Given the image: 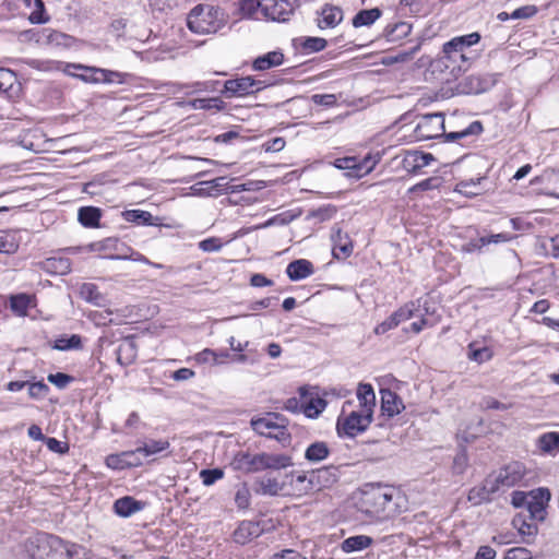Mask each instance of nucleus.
<instances>
[{
    "label": "nucleus",
    "instance_id": "nucleus-1",
    "mask_svg": "<svg viewBox=\"0 0 559 559\" xmlns=\"http://www.w3.org/2000/svg\"><path fill=\"white\" fill-rule=\"evenodd\" d=\"M479 40L480 35L474 32L454 37L444 43L442 48L443 56L435 61L436 68L450 69L452 74H455L456 71H466L477 58V53L471 47Z\"/></svg>",
    "mask_w": 559,
    "mask_h": 559
},
{
    "label": "nucleus",
    "instance_id": "nucleus-2",
    "mask_svg": "<svg viewBox=\"0 0 559 559\" xmlns=\"http://www.w3.org/2000/svg\"><path fill=\"white\" fill-rule=\"evenodd\" d=\"M483 132L480 121H473L461 131L444 133V117L442 114H428L419 118L414 130L415 138L418 141H426L444 135L448 141H455L468 135H478Z\"/></svg>",
    "mask_w": 559,
    "mask_h": 559
},
{
    "label": "nucleus",
    "instance_id": "nucleus-3",
    "mask_svg": "<svg viewBox=\"0 0 559 559\" xmlns=\"http://www.w3.org/2000/svg\"><path fill=\"white\" fill-rule=\"evenodd\" d=\"M25 547L32 559H72L78 554L75 544L46 533L29 537Z\"/></svg>",
    "mask_w": 559,
    "mask_h": 559
},
{
    "label": "nucleus",
    "instance_id": "nucleus-4",
    "mask_svg": "<svg viewBox=\"0 0 559 559\" xmlns=\"http://www.w3.org/2000/svg\"><path fill=\"white\" fill-rule=\"evenodd\" d=\"M226 22L224 11L210 4L194 7L187 20L189 29L195 34H213L218 32Z\"/></svg>",
    "mask_w": 559,
    "mask_h": 559
},
{
    "label": "nucleus",
    "instance_id": "nucleus-5",
    "mask_svg": "<svg viewBox=\"0 0 559 559\" xmlns=\"http://www.w3.org/2000/svg\"><path fill=\"white\" fill-rule=\"evenodd\" d=\"M393 489L380 484L365 485L359 510L370 519H382L393 499Z\"/></svg>",
    "mask_w": 559,
    "mask_h": 559
},
{
    "label": "nucleus",
    "instance_id": "nucleus-6",
    "mask_svg": "<svg viewBox=\"0 0 559 559\" xmlns=\"http://www.w3.org/2000/svg\"><path fill=\"white\" fill-rule=\"evenodd\" d=\"M251 427L257 433L275 439L283 444L290 442L287 420L277 414H269L266 417L252 419Z\"/></svg>",
    "mask_w": 559,
    "mask_h": 559
},
{
    "label": "nucleus",
    "instance_id": "nucleus-7",
    "mask_svg": "<svg viewBox=\"0 0 559 559\" xmlns=\"http://www.w3.org/2000/svg\"><path fill=\"white\" fill-rule=\"evenodd\" d=\"M274 84L275 82L271 80H254L252 76H242L227 80L224 83V90L222 93L227 98L245 97L255 94Z\"/></svg>",
    "mask_w": 559,
    "mask_h": 559
},
{
    "label": "nucleus",
    "instance_id": "nucleus-8",
    "mask_svg": "<svg viewBox=\"0 0 559 559\" xmlns=\"http://www.w3.org/2000/svg\"><path fill=\"white\" fill-rule=\"evenodd\" d=\"M525 468L520 462H512L501 468L493 481L487 480L486 488L496 492L501 488H510L519 484L524 477Z\"/></svg>",
    "mask_w": 559,
    "mask_h": 559
},
{
    "label": "nucleus",
    "instance_id": "nucleus-9",
    "mask_svg": "<svg viewBox=\"0 0 559 559\" xmlns=\"http://www.w3.org/2000/svg\"><path fill=\"white\" fill-rule=\"evenodd\" d=\"M372 420V412L370 409H360L352 412L348 416L337 420V431L348 437H355L365 431Z\"/></svg>",
    "mask_w": 559,
    "mask_h": 559
},
{
    "label": "nucleus",
    "instance_id": "nucleus-10",
    "mask_svg": "<svg viewBox=\"0 0 559 559\" xmlns=\"http://www.w3.org/2000/svg\"><path fill=\"white\" fill-rule=\"evenodd\" d=\"M258 5L265 17L285 22L294 12L295 5L288 0H259Z\"/></svg>",
    "mask_w": 559,
    "mask_h": 559
},
{
    "label": "nucleus",
    "instance_id": "nucleus-11",
    "mask_svg": "<svg viewBox=\"0 0 559 559\" xmlns=\"http://www.w3.org/2000/svg\"><path fill=\"white\" fill-rule=\"evenodd\" d=\"M550 500V492L547 488H538L530 492L525 511L531 521H544L546 515V506Z\"/></svg>",
    "mask_w": 559,
    "mask_h": 559
},
{
    "label": "nucleus",
    "instance_id": "nucleus-12",
    "mask_svg": "<svg viewBox=\"0 0 559 559\" xmlns=\"http://www.w3.org/2000/svg\"><path fill=\"white\" fill-rule=\"evenodd\" d=\"M496 83V74H472L465 78L463 82V91L467 94H480L489 91Z\"/></svg>",
    "mask_w": 559,
    "mask_h": 559
},
{
    "label": "nucleus",
    "instance_id": "nucleus-13",
    "mask_svg": "<svg viewBox=\"0 0 559 559\" xmlns=\"http://www.w3.org/2000/svg\"><path fill=\"white\" fill-rule=\"evenodd\" d=\"M258 463L259 472L266 469L280 471L292 466L293 459L287 454L260 452L258 453Z\"/></svg>",
    "mask_w": 559,
    "mask_h": 559
},
{
    "label": "nucleus",
    "instance_id": "nucleus-14",
    "mask_svg": "<svg viewBox=\"0 0 559 559\" xmlns=\"http://www.w3.org/2000/svg\"><path fill=\"white\" fill-rule=\"evenodd\" d=\"M258 464V453H250L248 451L237 452L230 462V466L234 471L243 474L260 473Z\"/></svg>",
    "mask_w": 559,
    "mask_h": 559
},
{
    "label": "nucleus",
    "instance_id": "nucleus-15",
    "mask_svg": "<svg viewBox=\"0 0 559 559\" xmlns=\"http://www.w3.org/2000/svg\"><path fill=\"white\" fill-rule=\"evenodd\" d=\"M333 242V255L336 259H346L353 252V243L347 233L341 228L334 227L331 236Z\"/></svg>",
    "mask_w": 559,
    "mask_h": 559
},
{
    "label": "nucleus",
    "instance_id": "nucleus-16",
    "mask_svg": "<svg viewBox=\"0 0 559 559\" xmlns=\"http://www.w3.org/2000/svg\"><path fill=\"white\" fill-rule=\"evenodd\" d=\"M432 160H435V157L431 153L409 151L404 155L402 166L407 173L416 174L421 168L428 166Z\"/></svg>",
    "mask_w": 559,
    "mask_h": 559
},
{
    "label": "nucleus",
    "instance_id": "nucleus-17",
    "mask_svg": "<svg viewBox=\"0 0 559 559\" xmlns=\"http://www.w3.org/2000/svg\"><path fill=\"white\" fill-rule=\"evenodd\" d=\"M381 411L389 417L399 415L404 408L402 399L390 389H381Z\"/></svg>",
    "mask_w": 559,
    "mask_h": 559
},
{
    "label": "nucleus",
    "instance_id": "nucleus-18",
    "mask_svg": "<svg viewBox=\"0 0 559 559\" xmlns=\"http://www.w3.org/2000/svg\"><path fill=\"white\" fill-rule=\"evenodd\" d=\"M262 528L258 522L242 521L233 534L234 542L240 545H246L253 538L261 535Z\"/></svg>",
    "mask_w": 559,
    "mask_h": 559
},
{
    "label": "nucleus",
    "instance_id": "nucleus-19",
    "mask_svg": "<svg viewBox=\"0 0 559 559\" xmlns=\"http://www.w3.org/2000/svg\"><path fill=\"white\" fill-rule=\"evenodd\" d=\"M312 483H314L316 489L321 490L322 488L330 487L338 479V471L335 466H324L314 471H311Z\"/></svg>",
    "mask_w": 559,
    "mask_h": 559
},
{
    "label": "nucleus",
    "instance_id": "nucleus-20",
    "mask_svg": "<svg viewBox=\"0 0 559 559\" xmlns=\"http://www.w3.org/2000/svg\"><path fill=\"white\" fill-rule=\"evenodd\" d=\"M300 396L301 408L305 415L309 418L318 417L326 406V402L323 399L308 395L304 388L300 389Z\"/></svg>",
    "mask_w": 559,
    "mask_h": 559
},
{
    "label": "nucleus",
    "instance_id": "nucleus-21",
    "mask_svg": "<svg viewBox=\"0 0 559 559\" xmlns=\"http://www.w3.org/2000/svg\"><path fill=\"white\" fill-rule=\"evenodd\" d=\"M143 508L144 502L135 500L131 496L119 498L114 502V511L121 518H129L141 511Z\"/></svg>",
    "mask_w": 559,
    "mask_h": 559
},
{
    "label": "nucleus",
    "instance_id": "nucleus-22",
    "mask_svg": "<svg viewBox=\"0 0 559 559\" xmlns=\"http://www.w3.org/2000/svg\"><path fill=\"white\" fill-rule=\"evenodd\" d=\"M343 21V11L340 7L325 4L321 10V19L318 21V26L323 28H332L337 26Z\"/></svg>",
    "mask_w": 559,
    "mask_h": 559
},
{
    "label": "nucleus",
    "instance_id": "nucleus-23",
    "mask_svg": "<svg viewBox=\"0 0 559 559\" xmlns=\"http://www.w3.org/2000/svg\"><path fill=\"white\" fill-rule=\"evenodd\" d=\"M283 62L284 53L281 50H273L255 58L252 62V69L254 71H265L278 67Z\"/></svg>",
    "mask_w": 559,
    "mask_h": 559
},
{
    "label": "nucleus",
    "instance_id": "nucleus-24",
    "mask_svg": "<svg viewBox=\"0 0 559 559\" xmlns=\"http://www.w3.org/2000/svg\"><path fill=\"white\" fill-rule=\"evenodd\" d=\"M313 265L310 261L299 259L290 262L286 267V274L292 281H300L313 273Z\"/></svg>",
    "mask_w": 559,
    "mask_h": 559
},
{
    "label": "nucleus",
    "instance_id": "nucleus-25",
    "mask_svg": "<svg viewBox=\"0 0 559 559\" xmlns=\"http://www.w3.org/2000/svg\"><path fill=\"white\" fill-rule=\"evenodd\" d=\"M286 477H290V486L298 495H307L311 491H317L314 483H312L311 472L308 474H298L292 472L286 474Z\"/></svg>",
    "mask_w": 559,
    "mask_h": 559
},
{
    "label": "nucleus",
    "instance_id": "nucleus-26",
    "mask_svg": "<svg viewBox=\"0 0 559 559\" xmlns=\"http://www.w3.org/2000/svg\"><path fill=\"white\" fill-rule=\"evenodd\" d=\"M19 91L20 85L15 73L9 69L0 68V93L11 98L16 95Z\"/></svg>",
    "mask_w": 559,
    "mask_h": 559
},
{
    "label": "nucleus",
    "instance_id": "nucleus-27",
    "mask_svg": "<svg viewBox=\"0 0 559 559\" xmlns=\"http://www.w3.org/2000/svg\"><path fill=\"white\" fill-rule=\"evenodd\" d=\"M31 307H35V299L27 294H17L10 297V308L19 317L27 316Z\"/></svg>",
    "mask_w": 559,
    "mask_h": 559
},
{
    "label": "nucleus",
    "instance_id": "nucleus-28",
    "mask_svg": "<svg viewBox=\"0 0 559 559\" xmlns=\"http://www.w3.org/2000/svg\"><path fill=\"white\" fill-rule=\"evenodd\" d=\"M80 296L85 301L97 306L104 307L106 305V297L98 290V287L93 283H84L80 287Z\"/></svg>",
    "mask_w": 559,
    "mask_h": 559
},
{
    "label": "nucleus",
    "instance_id": "nucleus-29",
    "mask_svg": "<svg viewBox=\"0 0 559 559\" xmlns=\"http://www.w3.org/2000/svg\"><path fill=\"white\" fill-rule=\"evenodd\" d=\"M373 544V539L367 535H355L344 539L341 544V549L345 554H350L354 551H360Z\"/></svg>",
    "mask_w": 559,
    "mask_h": 559
},
{
    "label": "nucleus",
    "instance_id": "nucleus-30",
    "mask_svg": "<svg viewBox=\"0 0 559 559\" xmlns=\"http://www.w3.org/2000/svg\"><path fill=\"white\" fill-rule=\"evenodd\" d=\"M69 68L83 71V73H72V75L83 80L84 82L98 83L106 81V71L103 69H96L81 64H70Z\"/></svg>",
    "mask_w": 559,
    "mask_h": 559
},
{
    "label": "nucleus",
    "instance_id": "nucleus-31",
    "mask_svg": "<svg viewBox=\"0 0 559 559\" xmlns=\"http://www.w3.org/2000/svg\"><path fill=\"white\" fill-rule=\"evenodd\" d=\"M335 166L340 169L350 170V176L353 177H361L368 174L373 167V165L368 166L359 164L355 157L338 158L335 162Z\"/></svg>",
    "mask_w": 559,
    "mask_h": 559
},
{
    "label": "nucleus",
    "instance_id": "nucleus-32",
    "mask_svg": "<svg viewBox=\"0 0 559 559\" xmlns=\"http://www.w3.org/2000/svg\"><path fill=\"white\" fill-rule=\"evenodd\" d=\"M257 485L259 488L257 492L264 496H277L280 495L285 487L284 483H281L276 477L266 476L258 480Z\"/></svg>",
    "mask_w": 559,
    "mask_h": 559
},
{
    "label": "nucleus",
    "instance_id": "nucleus-33",
    "mask_svg": "<svg viewBox=\"0 0 559 559\" xmlns=\"http://www.w3.org/2000/svg\"><path fill=\"white\" fill-rule=\"evenodd\" d=\"M102 217V211L94 206H83L79 210L78 219L84 226L88 228L98 227L99 219Z\"/></svg>",
    "mask_w": 559,
    "mask_h": 559
},
{
    "label": "nucleus",
    "instance_id": "nucleus-34",
    "mask_svg": "<svg viewBox=\"0 0 559 559\" xmlns=\"http://www.w3.org/2000/svg\"><path fill=\"white\" fill-rule=\"evenodd\" d=\"M357 397L361 409H370L373 413L376 394L371 384L360 383L357 389Z\"/></svg>",
    "mask_w": 559,
    "mask_h": 559
},
{
    "label": "nucleus",
    "instance_id": "nucleus-35",
    "mask_svg": "<svg viewBox=\"0 0 559 559\" xmlns=\"http://www.w3.org/2000/svg\"><path fill=\"white\" fill-rule=\"evenodd\" d=\"M330 454L328 444L323 441L311 443L305 452V459L309 462L317 463L326 459Z\"/></svg>",
    "mask_w": 559,
    "mask_h": 559
},
{
    "label": "nucleus",
    "instance_id": "nucleus-36",
    "mask_svg": "<svg viewBox=\"0 0 559 559\" xmlns=\"http://www.w3.org/2000/svg\"><path fill=\"white\" fill-rule=\"evenodd\" d=\"M381 10L378 8L361 10L353 19L354 27L369 26L373 24L380 16Z\"/></svg>",
    "mask_w": 559,
    "mask_h": 559
},
{
    "label": "nucleus",
    "instance_id": "nucleus-37",
    "mask_svg": "<svg viewBox=\"0 0 559 559\" xmlns=\"http://www.w3.org/2000/svg\"><path fill=\"white\" fill-rule=\"evenodd\" d=\"M124 218L128 222L142 224V225H157L155 221L158 217H154L150 212L142 210H130L124 212Z\"/></svg>",
    "mask_w": 559,
    "mask_h": 559
},
{
    "label": "nucleus",
    "instance_id": "nucleus-38",
    "mask_svg": "<svg viewBox=\"0 0 559 559\" xmlns=\"http://www.w3.org/2000/svg\"><path fill=\"white\" fill-rule=\"evenodd\" d=\"M537 445L545 453L559 451V432L543 433L537 440Z\"/></svg>",
    "mask_w": 559,
    "mask_h": 559
},
{
    "label": "nucleus",
    "instance_id": "nucleus-39",
    "mask_svg": "<svg viewBox=\"0 0 559 559\" xmlns=\"http://www.w3.org/2000/svg\"><path fill=\"white\" fill-rule=\"evenodd\" d=\"M45 269L55 274H67L71 271V262L68 258H49L45 261Z\"/></svg>",
    "mask_w": 559,
    "mask_h": 559
},
{
    "label": "nucleus",
    "instance_id": "nucleus-40",
    "mask_svg": "<svg viewBox=\"0 0 559 559\" xmlns=\"http://www.w3.org/2000/svg\"><path fill=\"white\" fill-rule=\"evenodd\" d=\"M170 447V443L166 439L160 440H148L140 447L142 456H150L157 453H160L167 450Z\"/></svg>",
    "mask_w": 559,
    "mask_h": 559
},
{
    "label": "nucleus",
    "instance_id": "nucleus-41",
    "mask_svg": "<svg viewBox=\"0 0 559 559\" xmlns=\"http://www.w3.org/2000/svg\"><path fill=\"white\" fill-rule=\"evenodd\" d=\"M419 304L418 301H409L402 306L400 309L392 313V317L396 321L397 325L404 321L409 320L414 317L415 312L418 311Z\"/></svg>",
    "mask_w": 559,
    "mask_h": 559
},
{
    "label": "nucleus",
    "instance_id": "nucleus-42",
    "mask_svg": "<svg viewBox=\"0 0 559 559\" xmlns=\"http://www.w3.org/2000/svg\"><path fill=\"white\" fill-rule=\"evenodd\" d=\"M513 524L515 527H518L519 533L523 536L534 537L537 533V525L533 522H527L525 514H518L513 519Z\"/></svg>",
    "mask_w": 559,
    "mask_h": 559
},
{
    "label": "nucleus",
    "instance_id": "nucleus-43",
    "mask_svg": "<svg viewBox=\"0 0 559 559\" xmlns=\"http://www.w3.org/2000/svg\"><path fill=\"white\" fill-rule=\"evenodd\" d=\"M82 347L80 335L73 334L70 337H61L55 341L53 348L58 350L79 349Z\"/></svg>",
    "mask_w": 559,
    "mask_h": 559
},
{
    "label": "nucleus",
    "instance_id": "nucleus-44",
    "mask_svg": "<svg viewBox=\"0 0 559 559\" xmlns=\"http://www.w3.org/2000/svg\"><path fill=\"white\" fill-rule=\"evenodd\" d=\"M192 106L195 109L222 110L225 107V103L219 97L198 98L192 102Z\"/></svg>",
    "mask_w": 559,
    "mask_h": 559
},
{
    "label": "nucleus",
    "instance_id": "nucleus-45",
    "mask_svg": "<svg viewBox=\"0 0 559 559\" xmlns=\"http://www.w3.org/2000/svg\"><path fill=\"white\" fill-rule=\"evenodd\" d=\"M300 40L302 49L307 52H319L328 45V41L322 37H304Z\"/></svg>",
    "mask_w": 559,
    "mask_h": 559
},
{
    "label": "nucleus",
    "instance_id": "nucleus-46",
    "mask_svg": "<svg viewBox=\"0 0 559 559\" xmlns=\"http://www.w3.org/2000/svg\"><path fill=\"white\" fill-rule=\"evenodd\" d=\"M295 217L296 215H293L289 212H284L271 217L263 224L257 226V228H267L275 225L284 226L289 224Z\"/></svg>",
    "mask_w": 559,
    "mask_h": 559
},
{
    "label": "nucleus",
    "instance_id": "nucleus-47",
    "mask_svg": "<svg viewBox=\"0 0 559 559\" xmlns=\"http://www.w3.org/2000/svg\"><path fill=\"white\" fill-rule=\"evenodd\" d=\"M19 249L15 237L9 234L0 235V253L13 254Z\"/></svg>",
    "mask_w": 559,
    "mask_h": 559
},
{
    "label": "nucleus",
    "instance_id": "nucleus-48",
    "mask_svg": "<svg viewBox=\"0 0 559 559\" xmlns=\"http://www.w3.org/2000/svg\"><path fill=\"white\" fill-rule=\"evenodd\" d=\"M251 493L246 484L239 487L235 495V503L239 509H248L250 506Z\"/></svg>",
    "mask_w": 559,
    "mask_h": 559
},
{
    "label": "nucleus",
    "instance_id": "nucleus-49",
    "mask_svg": "<svg viewBox=\"0 0 559 559\" xmlns=\"http://www.w3.org/2000/svg\"><path fill=\"white\" fill-rule=\"evenodd\" d=\"M35 10L29 14V21L33 24L46 23L49 17L45 16V5L43 0H34Z\"/></svg>",
    "mask_w": 559,
    "mask_h": 559
},
{
    "label": "nucleus",
    "instance_id": "nucleus-50",
    "mask_svg": "<svg viewBox=\"0 0 559 559\" xmlns=\"http://www.w3.org/2000/svg\"><path fill=\"white\" fill-rule=\"evenodd\" d=\"M200 477L205 486L213 485L216 480L224 477V472L221 468L202 469Z\"/></svg>",
    "mask_w": 559,
    "mask_h": 559
},
{
    "label": "nucleus",
    "instance_id": "nucleus-51",
    "mask_svg": "<svg viewBox=\"0 0 559 559\" xmlns=\"http://www.w3.org/2000/svg\"><path fill=\"white\" fill-rule=\"evenodd\" d=\"M122 456L126 460V463H128V467H136L142 465L143 457L140 447H138L135 450L131 451H123Z\"/></svg>",
    "mask_w": 559,
    "mask_h": 559
},
{
    "label": "nucleus",
    "instance_id": "nucleus-52",
    "mask_svg": "<svg viewBox=\"0 0 559 559\" xmlns=\"http://www.w3.org/2000/svg\"><path fill=\"white\" fill-rule=\"evenodd\" d=\"M311 102L318 106L333 107L337 99L334 94H313Z\"/></svg>",
    "mask_w": 559,
    "mask_h": 559
},
{
    "label": "nucleus",
    "instance_id": "nucleus-53",
    "mask_svg": "<svg viewBox=\"0 0 559 559\" xmlns=\"http://www.w3.org/2000/svg\"><path fill=\"white\" fill-rule=\"evenodd\" d=\"M47 380L55 384L57 388L64 389L73 380V378L67 373L57 372L50 373Z\"/></svg>",
    "mask_w": 559,
    "mask_h": 559
},
{
    "label": "nucleus",
    "instance_id": "nucleus-54",
    "mask_svg": "<svg viewBox=\"0 0 559 559\" xmlns=\"http://www.w3.org/2000/svg\"><path fill=\"white\" fill-rule=\"evenodd\" d=\"M48 391H49L48 385L45 384L41 381L31 383L29 386H28V395H29V397L36 399V400L46 396Z\"/></svg>",
    "mask_w": 559,
    "mask_h": 559
},
{
    "label": "nucleus",
    "instance_id": "nucleus-55",
    "mask_svg": "<svg viewBox=\"0 0 559 559\" xmlns=\"http://www.w3.org/2000/svg\"><path fill=\"white\" fill-rule=\"evenodd\" d=\"M106 465L111 469H123L128 468V463H126L124 457L122 456V452L119 454H109L106 457Z\"/></svg>",
    "mask_w": 559,
    "mask_h": 559
},
{
    "label": "nucleus",
    "instance_id": "nucleus-56",
    "mask_svg": "<svg viewBox=\"0 0 559 559\" xmlns=\"http://www.w3.org/2000/svg\"><path fill=\"white\" fill-rule=\"evenodd\" d=\"M513 239V236L508 233H499V234H492L489 236H483L481 237V243L485 246L491 245V243H501V242H508Z\"/></svg>",
    "mask_w": 559,
    "mask_h": 559
},
{
    "label": "nucleus",
    "instance_id": "nucleus-57",
    "mask_svg": "<svg viewBox=\"0 0 559 559\" xmlns=\"http://www.w3.org/2000/svg\"><path fill=\"white\" fill-rule=\"evenodd\" d=\"M503 559H534L532 552L524 547H514L509 549Z\"/></svg>",
    "mask_w": 559,
    "mask_h": 559
},
{
    "label": "nucleus",
    "instance_id": "nucleus-58",
    "mask_svg": "<svg viewBox=\"0 0 559 559\" xmlns=\"http://www.w3.org/2000/svg\"><path fill=\"white\" fill-rule=\"evenodd\" d=\"M468 358L477 362H484L491 358V350L488 347L471 348Z\"/></svg>",
    "mask_w": 559,
    "mask_h": 559
},
{
    "label": "nucleus",
    "instance_id": "nucleus-59",
    "mask_svg": "<svg viewBox=\"0 0 559 559\" xmlns=\"http://www.w3.org/2000/svg\"><path fill=\"white\" fill-rule=\"evenodd\" d=\"M197 360L199 362H211V364H221V360H218V353L213 350V349H210V348H205L203 349L202 352H200L198 355H197Z\"/></svg>",
    "mask_w": 559,
    "mask_h": 559
},
{
    "label": "nucleus",
    "instance_id": "nucleus-60",
    "mask_svg": "<svg viewBox=\"0 0 559 559\" xmlns=\"http://www.w3.org/2000/svg\"><path fill=\"white\" fill-rule=\"evenodd\" d=\"M45 443L47 448L55 453L64 454L69 451V445L57 440L56 438H46Z\"/></svg>",
    "mask_w": 559,
    "mask_h": 559
},
{
    "label": "nucleus",
    "instance_id": "nucleus-61",
    "mask_svg": "<svg viewBox=\"0 0 559 559\" xmlns=\"http://www.w3.org/2000/svg\"><path fill=\"white\" fill-rule=\"evenodd\" d=\"M537 13L535 5H524L511 13V19H530Z\"/></svg>",
    "mask_w": 559,
    "mask_h": 559
},
{
    "label": "nucleus",
    "instance_id": "nucleus-62",
    "mask_svg": "<svg viewBox=\"0 0 559 559\" xmlns=\"http://www.w3.org/2000/svg\"><path fill=\"white\" fill-rule=\"evenodd\" d=\"M222 246L221 240L215 237L204 239L199 243V248L205 252L218 251Z\"/></svg>",
    "mask_w": 559,
    "mask_h": 559
},
{
    "label": "nucleus",
    "instance_id": "nucleus-63",
    "mask_svg": "<svg viewBox=\"0 0 559 559\" xmlns=\"http://www.w3.org/2000/svg\"><path fill=\"white\" fill-rule=\"evenodd\" d=\"M275 559H307L304 555L295 549H284L281 552L274 554Z\"/></svg>",
    "mask_w": 559,
    "mask_h": 559
},
{
    "label": "nucleus",
    "instance_id": "nucleus-64",
    "mask_svg": "<svg viewBox=\"0 0 559 559\" xmlns=\"http://www.w3.org/2000/svg\"><path fill=\"white\" fill-rule=\"evenodd\" d=\"M496 555V550L490 546H480L474 559H495Z\"/></svg>",
    "mask_w": 559,
    "mask_h": 559
}]
</instances>
